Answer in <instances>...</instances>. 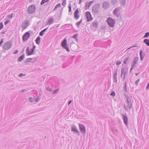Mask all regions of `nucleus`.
I'll return each mask as SVG.
<instances>
[{
  "label": "nucleus",
  "instance_id": "nucleus-1",
  "mask_svg": "<svg viewBox=\"0 0 149 149\" xmlns=\"http://www.w3.org/2000/svg\"><path fill=\"white\" fill-rule=\"evenodd\" d=\"M125 97L127 98V105H126L124 104V108L126 111H129L132 106V102L131 98L127 94L124 95Z\"/></svg>",
  "mask_w": 149,
  "mask_h": 149
},
{
  "label": "nucleus",
  "instance_id": "nucleus-2",
  "mask_svg": "<svg viewBox=\"0 0 149 149\" xmlns=\"http://www.w3.org/2000/svg\"><path fill=\"white\" fill-rule=\"evenodd\" d=\"M107 22L110 27H113L114 26L115 21L114 19L111 17H109L107 19Z\"/></svg>",
  "mask_w": 149,
  "mask_h": 149
},
{
  "label": "nucleus",
  "instance_id": "nucleus-3",
  "mask_svg": "<svg viewBox=\"0 0 149 149\" xmlns=\"http://www.w3.org/2000/svg\"><path fill=\"white\" fill-rule=\"evenodd\" d=\"M36 9V6L34 5H31L28 7L27 11L29 14H32L35 12Z\"/></svg>",
  "mask_w": 149,
  "mask_h": 149
},
{
  "label": "nucleus",
  "instance_id": "nucleus-4",
  "mask_svg": "<svg viewBox=\"0 0 149 149\" xmlns=\"http://www.w3.org/2000/svg\"><path fill=\"white\" fill-rule=\"evenodd\" d=\"M139 58L138 57H134L133 59V60L132 62V64L131 65V68L130 70V72L134 68L136 67L137 64L136 63L138 62Z\"/></svg>",
  "mask_w": 149,
  "mask_h": 149
},
{
  "label": "nucleus",
  "instance_id": "nucleus-5",
  "mask_svg": "<svg viewBox=\"0 0 149 149\" xmlns=\"http://www.w3.org/2000/svg\"><path fill=\"white\" fill-rule=\"evenodd\" d=\"M61 46L64 49H66L68 52H70V50L68 48V45L67 43V39H64L61 42Z\"/></svg>",
  "mask_w": 149,
  "mask_h": 149
},
{
  "label": "nucleus",
  "instance_id": "nucleus-6",
  "mask_svg": "<svg viewBox=\"0 0 149 149\" xmlns=\"http://www.w3.org/2000/svg\"><path fill=\"white\" fill-rule=\"evenodd\" d=\"M36 46L33 44V47L31 49V53H29V51H28L29 50V47H27L26 49V54L28 55H31L33 54L34 52L35 51V49L36 48Z\"/></svg>",
  "mask_w": 149,
  "mask_h": 149
},
{
  "label": "nucleus",
  "instance_id": "nucleus-7",
  "mask_svg": "<svg viewBox=\"0 0 149 149\" xmlns=\"http://www.w3.org/2000/svg\"><path fill=\"white\" fill-rule=\"evenodd\" d=\"M12 44L9 42H7L4 43L3 45V48L5 49H8L11 47Z\"/></svg>",
  "mask_w": 149,
  "mask_h": 149
},
{
  "label": "nucleus",
  "instance_id": "nucleus-8",
  "mask_svg": "<svg viewBox=\"0 0 149 149\" xmlns=\"http://www.w3.org/2000/svg\"><path fill=\"white\" fill-rule=\"evenodd\" d=\"M100 6L99 4H97L93 6L92 8V11L95 14H97L98 13V9Z\"/></svg>",
  "mask_w": 149,
  "mask_h": 149
},
{
  "label": "nucleus",
  "instance_id": "nucleus-9",
  "mask_svg": "<svg viewBox=\"0 0 149 149\" xmlns=\"http://www.w3.org/2000/svg\"><path fill=\"white\" fill-rule=\"evenodd\" d=\"M78 125L81 132L84 134L86 132V129L85 126L81 123H79Z\"/></svg>",
  "mask_w": 149,
  "mask_h": 149
},
{
  "label": "nucleus",
  "instance_id": "nucleus-10",
  "mask_svg": "<svg viewBox=\"0 0 149 149\" xmlns=\"http://www.w3.org/2000/svg\"><path fill=\"white\" fill-rule=\"evenodd\" d=\"M29 21L28 20H25L22 23V27L23 29H25L29 25Z\"/></svg>",
  "mask_w": 149,
  "mask_h": 149
},
{
  "label": "nucleus",
  "instance_id": "nucleus-11",
  "mask_svg": "<svg viewBox=\"0 0 149 149\" xmlns=\"http://www.w3.org/2000/svg\"><path fill=\"white\" fill-rule=\"evenodd\" d=\"M118 69H116L114 70V74L113 75V80L114 82L116 83L117 81V74L118 72Z\"/></svg>",
  "mask_w": 149,
  "mask_h": 149
},
{
  "label": "nucleus",
  "instance_id": "nucleus-12",
  "mask_svg": "<svg viewBox=\"0 0 149 149\" xmlns=\"http://www.w3.org/2000/svg\"><path fill=\"white\" fill-rule=\"evenodd\" d=\"M30 37V33L29 32H27L25 33V34L22 36V39L24 41H26Z\"/></svg>",
  "mask_w": 149,
  "mask_h": 149
},
{
  "label": "nucleus",
  "instance_id": "nucleus-13",
  "mask_svg": "<svg viewBox=\"0 0 149 149\" xmlns=\"http://www.w3.org/2000/svg\"><path fill=\"white\" fill-rule=\"evenodd\" d=\"M120 8L119 7H116L113 10V14L116 16L118 18L120 16V14L118 13V12L119 11Z\"/></svg>",
  "mask_w": 149,
  "mask_h": 149
},
{
  "label": "nucleus",
  "instance_id": "nucleus-14",
  "mask_svg": "<svg viewBox=\"0 0 149 149\" xmlns=\"http://www.w3.org/2000/svg\"><path fill=\"white\" fill-rule=\"evenodd\" d=\"M86 16L88 22H89L92 20L93 18H92L91 14L89 11H87L86 12Z\"/></svg>",
  "mask_w": 149,
  "mask_h": 149
},
{
  "label": "nucleus",
  "instance_id": "nucleus-15",
  "mask_svg": "<svg viewBox=\"0 0 149 149\" xmlns=\"http://www.w3.org/2000/svg\"><path fill=\"white\" fill-rule=\"evenodd\" d=\"M71 131L77 133L79 136L80 134L78 130L77 127L74 125H72L71 127Z\"/></svg>",
  "mask_w": 149,
  "mask_h": 149
},
{
  "label": "nucleus",
  "instance_id": "nucleus-16",
  "mask_svg": "<svg viewBox=\"0 0 149 149\" xmlns=\"http://www.w3.org/2000/svg\"><path fill=\"white\" fill-rule=\"evenodd\" d=\"M122 116L123 118L124 123L126 125H127L128 122V118L127 116L124 114L122 115Z\"/></svg>",
  "mask_w": 149,
  "mask_h": 149
},
{
  "label": "nucleus",
  "instance_id": "nucleus-17",
  "mask_svg": "<svg viewBox=\"0 0 149 149\" xmlns=\"http://www.w3.org/2000/svg\"><path fill=\"white\" fill-rule=\"evenodd\" d=\"M102 6L104 8L107 9L109 7V3L107 1H105L103 3Z\"/></svg>",
  "mask_w": 149,
  "mask_h": 149
},
{
  "label": "nucleus",
  "instance_id": "nucleus-18",
  "mask_svg": "<svg viewBox=\"0 0 149 149\" xmlns=\"http://www.w3.org/2000/svg\"><path fill=\"white\" fill-rule=\"evenodd\" d=\"M79 13V10L78 9H76L74 13V17L76 18V19H78L79 17V15H78Z\"/></svg>",
  "mask_w": 149,
  "mask_h": 149
},
{
  "label": "nucleus",
  "instance_id": "nucleus-19",
  "mask_svg": "<svg viewBox=\"0 0 149 149\" xmlns=\"http://www.w3.org/2000/svg\"><path fill=\"white\" fill-rule=\"evenodd\" d=\"M131 60L132 58L128 56L124 60L123 63L125 64H127L129 62L130 60V61H131Z\"/></svg>",
  "mask_w": 149,
  "mask_h": 149
},
{
  "label": "nucleus",
  "instance_id": "nucleus-20",
  "mask_svg": "<svg viewBox=\"0 0 149 149\" xmlns=\"http://www.w3.org/2000/svg\"><path fill=\"white\" fill-rule=\"evenodd\" d=\"M142 50H141L139 52L140 56V60L141 61H142L143 60V58L145 56V54H142Z\"/></svg>",
  "mask_w": 149,
  "mask_h": 149
},
{
  "label": "nucleus",
  "instance_id": "nucleus-21",
  "mask_svg": "<svg viewBox=\"0 0 149 149\" xmlns=\"http://www.w3.org/2000/svg\"><path fill=\"white\" fill-rule=\"evenodd\" d=\"M24 54H23L18 58L17 61L19 62L21 61L24 59Z\"/></svg>",
  "mask_w": 149,
  "mask_h": 149
},
{
  "label": "nucleus",
  "instance_id": "nucleus-22",
  "mask_svg": "<svg viewBox=\"0 0 149 149\" xmlns=\"http://www.w3.org/2000/svg\"><path fill=\"white\" fill-rule=\"evenodd\" d=\"M98 22L97 21H94L92 23V26L96 29H97L98 27Z\"/></svg>",
  "mask_w": 149,
  "mask_h": 149
},
{
  "label": "nucleus",
  "instance_id": "nucleus-23",
  "mask_svg": "<svg viewBox=\"0 0 149 149\" xmlns=\"http://www.w3.org/2000/svg\"><path fill=\"white\" fill-rule=\"evenodd\" d=\"M53 22V19L52 17H50L48 20L47 24L50 25Z\"/></svg>",
  "mask_w": 149,
  "mask_h": 149
},
{
  "label": "nucleus",
  "instance_id": "nucleus-24",
  "mask_svg": "<svg viewBox=\"0 0 149 149\" xmlns=\"http://www.w3.org/2000/svg\"><path fill=\"white\" fill-rule=\"evenodd\" d=\"M40 37L39 36H38L36 39V42L37 44L39 45L40 44Z\"/></svg>",
  "mask_w": 149,
  "mask_h": 149
},
{
  "label": "nucleus",
  "instance_id": "nucleus-25",
  "mask_svg": "<svg viewBox=\"0 0 149 149\" xmlns=\"http://www.w3.org/2000/svg\"><path fill=\"white\" fill-rule=\"evenodd\" d=\"M48 29V28H46L45 29H44L42 30L40 33H39V35L41 36H42L43 35L44 33Z\"/></svg>",
  "mask_w": 149,
  "mask_h": 149
},
{
  "label": "nucleus",
  "instance_id": "nucleus-26",
  "mask_svg": "<svg viewBox=\"0 0 149 149\" xmlns=\"http://www.w3.org/2000/svg\"><path fill=\"white\" fill-rule=\"evenodd\" d=\"M143 42L147 46H149V40L147 39H145L144 40Z\"/></svg>",
  "mask_w": 149,
  "mask_h": 149
},
{
  "label": "nucleus",
  "instance_id": "nucleus-27",
  "mask_svg": "<svg viewBox=\"0 0 149 149\" xmlns=\"http://www.w3.org/2000/svg\"><path fill=\"white\" fill-rule=\"evenodd\" d=\"M78 35V34L77 33V34H75V35H74L73 36H72L73 38H74L75 39L76 41L77 42H78V39L77 37Z\"/></svg>",
  "mask_w": 149,
  "mask_h": 149
},
{
  "label": "nucleus",
  "instance_id": "nucleus-28",
  "mask_svg": "<svg viewBox=\"0 0 149 149\" xmlns=\"http://www.w3.org/2000/svg\"><path fill=\"white\" fill-rule=\"evenodd\" d=\"M117 3V0H111V3L113 5H115Z\"/></svg>",
  "mask_w": 149,
  "mask_h": 149
},
{
  "label": "nucleus",
  "instance_id": "nucleus-29",
  "mask_svg": "<svg viewBox=\"0 0 149 149\" xmlns=\"http://www.w3.org/2000/svg\"><path fill=\"white\" fill-rule=\"evenodd\" d=\"M127 82H125L124 84V86L123 87V88L124 90L125 91V92H127Z\"/></svg>",
  "mask_w": 149,
  "mask_h": 149
},
{
  "label": "nucleus",
  "instance_id": "nucleus-30",
  "mask_svg": "<svg viewBox=\"0 0 149 149\" xmlns=\"http://www.w3.org/2000/svg\"><path fill=\"white\" fill-rule=\"evenodd\" d=\"M77 45L74 43L73 41L70 43V47H72V48L73 46H76Z\"/></svg>",
  "mask_w": 149,
  "mask_h": 149
},
{
  "label": "nucleus",
  "instance_id": "nucleus-31",
  "mask_svg": "<svg viewBox=\"0 0 149 149\" xmlns=\"http://www.w3.org/2000/svg\"><path fill=\"white\" fill-rule=\"evenodd\" d=\"M149 36V32H147L145 33L143 38H147Z\"/></svg>",
  "mask_w": 149,
  "mask_h": 149
},
{
  "label": "nucleus",
  "instance_id": "nucleus-32",
  "mask_svg": "<svg viewBox=\"0 0 149 149\" xmlns=\"http://www.w3.org/2000/svg\"><path fill=\"white\" fill-rule=\"evenodd\" d=\"M48 1L49 0H42L40 4L41 5H42L43 4L45 3L48 2Z\"/></svg>",
  "mask_w": 149,
  "mask_h": 149
},
{
  "label": "nucleus",
  "instance_id": "nucleus-33",
  "mask_svg": "<svg viewBox=\"0 0 149 149\" xmlns=\"http://www.w3.org/2000/svg\"><path fill=\"white\" fill-rule=\"evenodd\" d=\"M121 4L122 5H124L125 4V0H121L120 1Z\"/></svg>",
  "mask_w": 149,
  "mask_h": 149
},
{
  "label": "nucleus",
  "instance_id": "nucleus-34",
  "mask_svg": "<svg viewBox=\"0 0 149 149\" xmlns=\"http://www.w3.org/2000/svg\"><path fill=\"white\" fill-rule=\"evenodd\" d=\"M32 60V58H28L26 59L25 61L26 62H31Z\"/></svg>",
  "mask_w": 149,
  "mask_h": 149
},
{
  "label": "nucleus",
  "instance_id": "nucleus-35",
  "mask_svg": "<svg viewBox=\"0 0 149 149\" xmlns=\"http://www.w3.org/2000/svg\"><path fill=\"white\" fill-rule=\"evenodd\" d=\"M82 22V19H81L79 22H77L76 23V24L77 26H79L80 24Z\"/></svg>",
  "mask_w": 149,
  "mask_h": 149
},
{
  "label": "nucleus",
  "instance_id": "nucleus-36",
  "mask_svg": "<svg viewBox=\"0 0 149 149\" xmlns=\"http://www.w3.org/2000/svg\"><path fill=\"white\" fill-rule=\"evenodd\" d=\"M40 99V97L39 96H37L36 98V102H38V101Z\"/></svg>",
  "mask_w": 149,
  "mask_h": 149
},
{
  "label": "nucleus",
  "instance_id": "nucleus-37",
  "mask_svg": "<svg viewBox=\"0 0 149 149\" xmlns=\"http://www.w3.org/2000/svg\"><path fill=\"white\" fill-rule=\"evenodd\" d=\"M110 95L113 96H114L115 95V93L114 91H112Z\"/></svg>",
  "mask_w": 149,
  "mask_h": 149
},
{
  "label": "nucleus",
  "instance_id": "nucleus-38",
  "mask_svg": "<svg viewBox=\"0 0 149 149\" xmlns=\"http://www.w3.org/2000/svg\"><path fill=\"white\" fill-rule=\"evenodd\" d=\"M140 81V79H138L135 83V84L136 85V86L138 85V83Z\"/></svg>",
  "mask_w": 149,
  "mask_h": 149
},
{
  "label": "nucleus",
  "instance_id": "nucleus-39",
  "mask_svg": "<svg viewBox=\"0 0 149 149\" xmlns=\"http://www.w3.org/2000/svg\"><path fill=\"white\" fill-rule=\"evenodd\" d=\"M124 71H125V69H124V68H122V69H121V76L123 74L124 72Z\"/></svg>",
  "mask_w": 149,
  "mask_h": 149
},
{
  "label": "nucleus",
  "instance_id": "nucleus-40",
  "mask_svg": "<svg viewBox=\"0 0 149 149\" xmlns=\"http://www.w3.org/2000/svg\"><path fill=\"white\" fill-rule=\"evenodd\" d=\"M29 100L31 102H34L33 99V98L31 97H29Z\"/></svg>",
  "mask_w": 149,
  "mask_h": 149
},
{
  "label": "nucleus",
  "instance_id": "nucleus-41",
  "mask_svg": "<svg viewBox=\"0 0 149 149\" xmlns=\"http://www.w3.org/2000/svg\"><path fill=\"white\" fill-rule=\"evenodd\" d=\"M91 5L90 4V3H89L88 2H87L85 4V6H87L88 8H89L90 6H91Z\"/></svg>",
  "mask_w": 149,
  "mask_h": 149
},
{
  "label": "nucleus",
  "instance_id": "nucleus-42",
  "mask_svg": "<svg viewBox=\"0 0 149 149\" xmlns=\"http://www.w3.org/2000/svg\"><path fill=\"white\" fill-rule=\"evenodd\" d=\"M3 27V23L1 22L0 23V30L2 29Z\"/></svg>",
  "mask_w": 149,
  "mask_h": 149
},
{
  "label": "nucleus",
  "instance_id": "nucleus-43",
  "mask_svg": "<svg viewBox=\"0 0 149 149\" xmlns=\"http://www.w3.org/2000/svg\"><path fill=\"white\" fill-rule=\"evenodd\" d=\"M62 5L64 6H65L66 4V1L65 0L63 1V2L62 3Z\"/></svg>",
  "mask_w": 149,
  "mask_h": 149
},
{
  "label": "nucleus",
  "instance_id": "nucleus-44",
  "mask_svg": "<svg viewBox=\"0 0 149 149\" xmlns=\"http://www.w3.org/2000/svg\"><path fill=\"white\" fill-rule=\"evenodd\" d=\"M13 14L11 13V15H8V19L11 18L13 17Z\"/></svg>",
  "mask_w": 149,
  "mask_h": 149
},
{
  "label": "nucleus",
  "instance_id": "nucleus-45",
  "mask_svg": "<svg viewBox=\"0 0 149 149\" xmlns=\"http://www.w3.org/2000/svg\"><path fill=\"white\" fill-rule=\"evenodd\" d=\"M69 8V12H70L71 10V7L70 5V6L68 7Z\"/></svg>",
  "mask_w": 149,
  "mask_h": 149
},
{
  "label": "nucleus",
  "instance_id": "nucleus-46",
  "mask_svg": "<svg viewBox=\"0 0 149 149\" xmlns=\"http://www.w3.org/2000/svg\"><path fill=\"white\" fill-rule=\"evenodd\" d=\"M121 61H119L116 63V65H118L121 64Z\"/></svg>",
  "mask_w": 149,
  "mask_h": 149
},
{
  "label": "nucleus",
  "instance_id": "nucleus-47",
  "mask_svg": "<svg viewBox=\"0 0 149 149\" xmlns=\"http://www.w3.org/2000/svg\"><path fill=\"white\" fill-rule=\"evenodd\" d=\"M47 90L49 91H52V89L49 87H46V88Z\"/></svg>",
  "mask_w": 149,
  "mask_h": 149
},
{
  "label": "nucleus",
  "instance_id": "nucleus-48",
  "mask_svg": "<svg viewBox=\"0 0 149 149\" xmlns=\"http://www.w3.org/2000/svg\"><path fill=\"white\" fill-rule=\"evenodd\" d=\"M25 75H26L25 74H22V73H20L19 74V77H22L23 76H24Z\"/></svg>",
  "mask_w": 149,
  "mask_h": 149
},
{
  "label": "nucleus",
  "instance_id": "nucleus-49",
  "mask_svg": "<svg viewBox=\"0 0 149 149\" xmlns=\"http://www.w3.org/2000/svg\"><path fill=\"white\" fill-rule=\"evenodd\" d=\"M3 38H2L0 42V46L1 45L2 43L3 42Z\"/></svg>",
  "mask_w": 149,
  "mask_h": 149
},
{
  "label": "nucleus",
  "instance_id": "nucleus-50",
  "mask_svg": "<svg viewBox=\"0 0 149 149\" xmlns=\"http://www.w3.org/2000/svg\"><path fill=\"white\" fill-rule=\"evenodd\" d=\"M61 6V5L60 3H58V4H57L56 5V8L57 7H60Z\"/></svg>",
  "mask_w": 149,
  "mask_h": 149
},
{
  "label": "nucleus",
  "instance_id": "nucleus-51",
  "mask_svg": "<svg viewBox=\"0 0 149 149\" xmlns=\"http://www.w3.org/2000/svg\"><path fill=\"white\" fill-rule=\"evenodd\" d=\"M18 52V51L17 50H16L14 52H13V54H17Z\"/></svg>",
  "mask_w": 149,
  "mask_h": 149
},
{
  "label": "nucleus",
  "instance_id": "nucleus-52",
  "mask_svg": "<svg viewBox=\"0 0 149 149\" xmlns=\"http://www.w3.org/2000/svg\"><path fill=\"white\" fill-rule=\"evenodd\" d=\"M127 73H128V72H127V71H125V73L124 74L123 76L125 77V76L126 75V74H127Z\"/></svg>",
  "mask_w": 149,
  "mask_h": 149
},
{
  "label": "nucleus",
  "instance_id": "nucleus-53",
  "mask_svg": "<svg viewBox=\"0 0 149 149\" xmlns=\"http://www.w3.org/2000/svg\"><path fill=\"white\" fill-rule=\"evenodd\" d=\"M9 22V21H7L5 22V23H4L5 25H6V24H7L8 23V22Z\"/></svg>",
  "mask_w": 149,
  "mask_h": 149
},
{
  "label": "nucleus",
  "instance_id": "nucleus-54",
  "mask_svg": "<svg viewBox=\"0 0 149 149\" xmlns=\"http://www.w3.org/2000/svg\"><path fill=\"white\" fill-rule=\"evenodd\" d=\"M137 47L136 46H133L130 47L128 49H130L132 47Z\"/></svg>",
  "mask_w": 149,
  "mask_h": 149
},
{
  "label": "nucleus",
  "instance_id": "nucleus-55",
  "mask_svg": "<svg viewBox=\"0 0 149 149\" xmlns=\"http://www.w3.org/2000/svg\"><path fill=\"white\" fill-rule=\"evenodd\" d=\"M93 1H90V2H88L89 3H90V4L91 5V4H92V3H93Z\"/></svg>",
  "mask_w": 149,
  "mask_h": 149
},
{
  "label": "nucleus",
  "instance_id": "nucleus-56",
  "mask_svg": "<svg viewBox=\"0 0 149 149\" xmlns=\"http://www.w3.org/2000/svg\"><path fill=\"white\" fill-rule=\"evenodd\" d=\"M93 1H90V2H88L89 3H90V4L91 5V4H92V3H93Z\"/></svg>",
  "mask_w": 149,
  "mask_h": 149
},
{
  "label": "nucleus",
  "instance_id": "nucleus-57",
  "mask_svg": "<svg viewBox=\"0 0 149 149\" xmlns=\"http://www.w3.org/2000/svg\"><path fill=\"white\" fill-rule=\"evenodd\" d=\"M72 100H70V101L69 102H68V105H69L72 102Z\"/></svg>",
  "mask_w": 149,
  "mask_h": 149
},
{
  "label": "nucleus",
  "instance_id": "nucleus-58",
  "mask_svg": "<svg viewBox=\"0 0 149 149\" xmlns=\"http://www.w3.org/2000/svg\"><path fill=\"white\" fill-rule=\"evenodd\" d=\"M25 90L24 89V90H22L20 92H24L25 91Z\"/></svg>",
  "mask_w": 149,
  "mask_h": 149
},
{
  "label": "nucleus",
  "instance_id": "nucleus-59",
  "mask_svg": "<svg viewBox=\"0 0 149 149\" xmlns=\"http://www.w3.org/2000/svg\"><path fill=\"white\" fill-rule=\"evenodd\" d=\"M28 51H29V53H31V50H30L29 47V50H28Z\"/></svg>",
  "mask_w": 149,
  "mask_h": 149
},
{
  "label": "nucleus",
  "instance_id": "nucleus-60",
  "mask_svg": "<svg viewBox=\"0 0 149 149\" xmlns=\"http://www.w3.org/2000/svg\"><path fill=\"white\" fill-rule=\"evenodd\" d=\"M56 93V90H55L54 91L53 93V94H54V93Z\"/></svg>",
  "mask_w": 149,
  "mask_h": 149
},
{
  "label": "nucleus",
  "instance_id": "nucleus-61",
  "mask_svg": "<svg viewBox=\"0 0 149 149\" xmlns=\"http://www.w3.org/2000/svg\"><path fill=\"white\" fill-rule=\"evenodd\" d=\"M79 0V4H80L81 3V1L82 0Z\"/></svg>",
  "mask_w": 149,
  "mask_h": 149
},
{
  "label": "nucleus",
  "instance_id": "nucleus-62",
  "mask_svg": "<svg viewBox=\"0 0 149 149\" xmlns=\"http://www.w3.org/2000/svg\"><path fill=\"white\" fill-rule=\"evenodd\" d=\"M59 91L58 89H56V93L57 92Z\"/></svg>",
  "mask_w": 149,
  "mask_h": 149
},
{
  "label": "nucleus",
  "instance_id": "nucleus-63",
  "mask_svg": "<svg viewBox=\"0 0 149 149\" xmlns=\"http://www.w3.org/2000/svg\"><path fill=\"white\" fill-rule=\"evenodd\" d=\"M56 9V6L54 7V10H55Z\"/></svg>",
  "mask_w": 149,
  "mask_h": 149
},
{
  "label": "nucleus",
  "instance_id": "nucleus-64",
  "mask_svg": "<svg viewBox=\"0 0 149 149\" xmlns=\"http://www.w3.org/2000/svg\"><path fill=\"white\" fill-rule=\"evenodd\" d=\"M138 74H139V73H136L135 74H136V75H138Z\"/></svg>",
  "mask_w": 149,
  "mask_h": 149
}]
</instances>
